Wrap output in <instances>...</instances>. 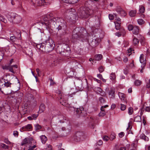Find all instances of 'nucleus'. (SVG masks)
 <instances>
[{"instance_id":"48","label":"nucleus","mask_w":150,"mask_h":150,"mask_svg":"<svg viewBox=\"0 0 150 150\" xmlns=\"http://www.w3.org/2000/svg\"><path fill=\"white\" fill-rule=\"evenodd\" d=\"M108 16L109 19L111 20H113L114 18H115V16L114 15V14L113 15L112 14H109Z\"/></svg>"},{"instance_id":"56","label":"nucleus","mask_w":150,"mask_h":150,"mask_svg":"<svg viewBox=\"0 0 150 150\" xmlns=\"http://www.w3.org/2000/svg\"><path fill=\"white\" fill-rule=\"evenodd\" d=\"M125 135L124 133L123 132H121L119 134V136L120 137H123Z\"/></svg>"},{"instance_id":"10","label":"nucleus","mask_w":150,"mask_h":150,"mask_svg":"<svg viewBox=\"0 0 150 150\" xmlns=\"http://www.w3.org/2000/svg\"><path fill=\"white\" fill-rule=\"evenodd\" d=\"M13 33L15 35H16V37H17V38L18 39H21V33L20 30L17 28H15L13 32Z\"/></svg>"},{"instance_id":"63","label":"nucleus","mask_w":150,"mask_h":150,"mask_svg":"<svg viewBox=\"0 0 150 150\" xmlns=\"http://www.w3.org/2000/svg\"><path fill=\"white\" fill-rule=\"evenodd\" d=\"M147 88H150V80H149V82L147 83L146 85Z\"/></svg>"},{"instance_id":"24","label":"nucleus","mask_w":150,"mask_h":150,"mask_svg":"<svg viewBox=\"0 0 150 150\" xmlns=\"http://www.w3.org/2000/svg\"><path fill=\"white\" fill-rule=\"evenodd\" d=\"M82 135L83 133L80 132H77L76 134V137H77V139L78 140L81 139V137L82 136Z\"/></svg>"},{"instance_id":"1","label":"nucleus","mask_w":150,"mask_h":150,"mask_svg":"<svg viewBox=\"0 0 150 150\" xmlns=\"http://www.w3.org/2000/svg\"><path fill=\"white\" fill-rule=\"evenodd\" d=\"M41 23L48 27L50 26L57 32L58 36H61L66 33V22L62 18L55 17L52 13L43 16L41 20Z\"/></svg>"},{"instance_id":"34","label":"nucleus","mask_w":150,"mask_h":150,"mask_svg":"<svg viewBox=\"0 0 150 150\" xmlns=\"http://www.w3.org/2000/svg\"><path fill=\"white\" fill-rule=\"evenodd\" d=\"M0 21L3 22L4 23L7 22L6 19L4 17L0 14Z\"/></svg>"},{"instance_id":"25","label":"nucleus","mask_w":150,"mask_h":150,"mask_svg":"<svg viewBox=\"0 0 150 150\" xmlns=\"http://www.w3.org/2000/svg\"><path fill=\"white\" fill-rule=\"evenodd\" d=\"M143 56H144V55L143 54H141L140 55V57L139 60H140V63H141L143 64H144V66L146 64V61L145 60H144Z\"/></svg>"},{"instance_id":"37","label":"nucleus","mask_w":150,"mask_h":150,"mask_svg":"<svg viewBox=\"0 0 150 150\" xmlns=\"http://www.w3.org/2000/svg\"><path fill=\"white\" fill-rule=\"evenodd\" d=\"M137 22L139 25H141L144 24L145 22L143 19H140L137 20Z\"/></svg>"},{"instance_id":"27","label":"nucleus","mask_w":150,"mask_h":150,"mask_svg":"<svg viewBox=\"0 0 150 150\" xmlns=\"http://www.w3.org/2000/svg\"><path fill=\"white\" fill-rule=\"evenodd\" d=\"M137 13V11L136 10H131L129 13V15L131 17H134Z\"/></svg>"},{"instance_id":"35","label":"nucleus","mask_w":150,"mask_h":150,"mask_svg":"<svg viewBox=\"0 0 150 150\" xmlns=\"http://www.w3.org/2000/svg\"><path fill=\"white\" fill-rule=\"evenodd\" d=\"M116 78L115 74V73H112L110 75V79L112 80H114Z\"/></svg>"},{"instance_id":"2","label":"nucleus","mask_w":150,"mask_h":150,"mask_svg":"<svg viewBox=\"0 0 150 150\" xmlns=\"http://www.w3.org/2000/svg\"><path fill=\"white\" fill-rule=\"evenodd\" d=\"M87 33L83 28L76 27L73 30L72 42L74 43L78 40L83 42L87 39Z\"/></svg>"},{"instance_id":"50","label":"nucleus","mask_w":150,"mask_h":150,"mask_svg":"<svg viewBox=\"0 0 150 150\" xmlns=\"http://www.w3.org/2000/svg\"><path fill=\"white\" fill-rule=\"evenodd\" d=\"M134 27L132 25H129L128 26V29L129 31L132 30Z\"/></svg>"},{"instance_id":"19","label":"nucleus","mask_w":150,"mask_h":150,"mask_svg":"<svg viewBox=\"0 0 150 150\" xmlns=\"http://www.w3.org/2000/svg\"><path fill=\"white\" fill-rule=\"evenodd\" d=\"M30 140L28 138H25L23 140L21 144V145L22 146L24 145L27 144H28L30 142Z\"/></svg>"},{"instance_id":"51","label":"nucleus","mask_w":150,"mask_h":150,"mask_svg":"<svg viewBox=\"0 0 150 150\" xmlns=\"http://www.w3.org/2000/svg\"><path fill=\"white\" fill-rule=\"evenodd\" d=\"M114 15L115 16V19L118 22H120L121 19L119 17H117V16L116 14L114 13Z\"/></svg>"},{"instance_id":"39","label":"nucleus","mask_w":150,"mask_h":150,"mask_svg":"<svg viewBox=\"0 0 150 150\" xmlns=\"http://www.w3.org/2000/svg\"><path fill=\"white\" fill-rule=\"evenodd\" d=\"M139 41L136 38H134L133 39V43L134 45H135L138 44Z\"/></svg>"},{"instance_id":"3","label":"nucleus","mask_w":150,"mask_h":150,"mask_svg":"<svg viewBox=\"0 0 150 150\" xmlns=\"http://www.w3.org/2000/svg\"><path fill=\"white\" fill-rule=\"evenodd\" d=\"M36 47L40 50L45 52H49L52 51L55 47L54 42L49 38L45 42L37 44Z\"/></svg>"},{"instance_id":"36","label":"nucleus","mask_w":150,"mask_h":150,"mask_svg":"<svg viewBox=\"0 0 150 150\" xmlns=\"http://www.w3.org/2000/svg\"><path fill=\"white\" fill-rule=\"evenodd\" d=\"M142 83V81L139 80H136L134 82V84L137 86H139Z\"/></svg>"},{"instance_id":"6","label":"nucleus","mask_w":150,"mask_h":150,"mask_svg":"<svg viewBox=\"0 0 150 150\" xmlns=\"http://www.w3.org/2000/svg\"><path fill=\"white\" fill-rule=\"evenodd\" d=\"M57 93L58 94V99L60 103L62 105L64 106H66V101L67 100V99H66L67 97V95H64L63 94H62L61 92L60 91H58Z\"/></svg>"},{"instance_id":"49","label":"nucleus","mask_w":150,"mask_h":150,"mask_svg":"<svg viewBox=\"0 0 150 150\" xmlns=\"http://www.w3.org/2000/svg\"><path fill=\"white\" fill-rule=\"evenodd\" d=\"M99 101L102 103H104L105 100V99L102 97H100L99 99Z\"/></svg>"},{"instance_id":"12","label":"nucleus","mask_w":150,"mask_h":150,"mask_svg":"<svg viewBox=\"0 0 150 150\" xmlns=\"http://www.w3.org/2000/svg\"><path fill=\"white\" fill-rule=\"evenodd\" d=\"M22 129L24 131H32L33 129V127L31 124H28L23 127H22Z\"/></svg>"},{"instance_id":"43","label":"nucleus","mask_w":150,"mask_h":150,"mask_svg":"<svg viewBox=\"0 0 150 150\" xmlns=\"http://www.w3.org/2000/svg\"><path fill=\"white\" fill-rule=\"evenodd\" d=\"M34 126L36 130H39L41 128V126L38 124L35 125Z\"/></svg>"},{"instance_id":"20","label":"nucleus","mask_w":150,"mask_h":150,"mask_svg":"<svg viewBox=\"0 0 150 150\" xmlns=\"http://www.w3.org/2000/svg\"><path fill=\"white\" fill-rule=\"evenodd\" d=\"M45 109V105L43 104H41L39 107V112L40 113L43 112Z\"/></svg>"},{"instance_id":"44","label":"nucleus","mask_w":150,"mask_h":150,"mask_svg":"<svg viewBox=\"0 0 150 150\" xmlns=\"http://www.w3.org/2000/svg\"><path fill=\"white\" fill-rule=\"evenodd\" d=\"M120 22H117L115 23V27L117 30H118L119 29L120 27Z\"/></svg>"},{"instance_id":"61","label":"nucleus","mask_w":150,"mask_h":150,"mask_svg":"<svg viewBox=\"0 0 150 150\" xmlns=\"http://www.w3.org/2000/svg\"><path fill=\"white\" fill-rule=\"evenodd\" d=\"M9 67L7 66H4L2 67V68L3 69L8 70L9 69Z\"/></svg>"},{"instance_id":"52","label":"nucleus","mask_w":150,"mask_h":150,"mask_svg":"<svg viewBox=\"0 0 150 150\" xmlns=\"http://www.w3.org/2000/svg\"><path fill=\"white\" fill-rule=\"evenodd\" d=\"M103 139L105 141H107L109 139V137L107 136H104L103 137Z\"/></svg>"},{"instance_id":"15","label":"nucleus","mask_w":150,"mask_h":150,"mask_svg":"<svg viewBox=\"0 0 150 150\" xmlns=\"http://www.w3.org/2000/svg\"><path fill=\"white\" fill-rule=\"evenodd\" d=\"M95 90L97 93L100 94L102 96H104L105 95L104 93H103L102 89L98 87H96L95 88Z\"/></svg>"},{"instance_id":"64","label":"nucleus","mask_w":150,"mask_h":150,"mask_svg":"<svg viewBox=\"0 0 150 150\" xmlns=\"http://www.w3.org/2000/svg\"><path fill=\"white\" fill-rule=\"evenodd\" d=\"M97 77L100 79L103 78L102 75L100 74H97Z\"/></svg>"},{"instance_id":"7","label":"nucleus","mask_w":150,"mask_h":150,"mask_svg":"<svg viewBox=\"0 0 150 150\" xmlns=\"http://www.w3.org/2000/svg\"><path fill=\"white\" fill-rule=\"evenodd\" d=\"M92 13V11L88 8H84L81 11L80 14V16L82 18H87Z\"/></svg>"},{"instance_id":"9","label":"nucleus","mask_w":150,"mask_h":150,"mask_svg":"<svg viewBox=\"0 0 150 150\" xmlns=\"http://www.w3.org/2000/svg\"><path fill=\"white\" fill-rule=\"evenodd\" d=\"M71 65V67L73 68H80L81 67V65L75 60H73L69 63Z\"/></svg>"},{"instance_id":"14","label":"nucleus","mask_w":150,"mask_h":150,"mask_svg":"<svg viewBox=\"0 0 150 150\" xmlns=\"http://www.w3.org/2000/svg\"><path fill=\"white\" fill-rule=\"evenodd\" d=\"M62 130L63 132V133L64 134L63 135L64 136H66L71 131V130L70 129H66L64 127H62Z\"/></svg>"},{"instance_id":"57","label":"nucleus","mask_w":150,"mask_h":150,"mask_svg":"<svg viewBox=\"0 0 150 150\" xmlns=\"http://www.w3.org/2000/svg\"><path fill=\"white\" fill-rule=\"evenodd\" d=\"M68 12L74 13L75 12V10L74 9L71 8L68 9Z\"/></svg>"},{"instance_id":"4","label":"nucleus","mask_w":150,"mask_h":150,"mask_svg":"<svg viewBox=\"0 0 150 150\" xmlns=\"http://www.w3.org/2000/svg\"><path fill=\"white\" fill-rule=\"evenodd\" d=\"M8 18L10 22L13 24L19 23L22 21V18L19 15L13 13L8 15Z\"/></svg>"},{"instance_id":"42","label":"nucleus","mask_w":150,"mask_h":150,"mask_svg":"<svg viewBox=\"0 0 150 150\" xmlns=\"http://www.w3.org/2000/svg\"><path fill=\"white\" fill-rule=\"evenodd\" d=\"M105 114V112L104 110L101 111L99 114V116L100 117L104 116Z\"/></svg>"},{"instance_id":"17","label":"nucleus","mask_w":150,"mask_h":150,"mask_svg":"<svg viewBox=\"0 0 150 150\" xmlns=\"http://www.w3.org/2000/svg\"><path fill=\"white\" fill-rule=\"evenodd\" d=\"M64 2L69 3L71 4H74L78 2L77 0H61Z\"/></svg>"},{"instance_id":"60","label":"nucleus","mask_w":150,"mask_h":150,"mask_svg":"<svg viewBox=\"0 0 150 150\" xmlns=\"http://www.w3.org/2000/svg\"><path fill=\"white\" fill-rule=\"evenodd\" d=\"M146 111L150 112V107H146L145 109Z\"/></svg>"},{"instance_id":"41","label":"nucleus","mask_w":150,"mask_h":150,"mask_svg":"<svg viewBox=\"0 0 150 150\" xmlns=\"http://www.w3.org/2000/svg\"><path fill=\"white\" fill-rule=\"evenodd\" d=\"M133 112V109L131 107H129L128 109V113L129 115L132 114Z\"/></svg>"},{"instance_id":"32","label":"nucleus","mask_w":150,"mask_h":150,"mask_svg":"<svg viewBox=\"0 0 150 150\" xmlns=\"http://www.w3.org/2000/svg\"><path fill=\"white\" fill-rule=\"evenodd\" d=\"M145 11V8L144 6L141 5L139 6V11L140 13H143Z\"/></svg>"},{"instance_id":"58","label":"nucleus","mask_w":150,"mask_h":150,"mask_svg":"<svg viewBox=\"0 0 150 150\" xmlns=\"http://www.w3.org/2000/svg\"><path fill=\"white\" fill-rule=\"evenodd\" d=\"M18 132L16 131H15L13 132V134L15 136L17 137L18 136Z\"/></svg>"},{"instance_id":"28","label":"nucleus","mask_w":150,"mask_h":150,"mask_svg":"<svg viewBox=\"0 0 150 150\" xmlns=\"http://www.w3.org/2000/svg\"><path fill=\"white\" fill-rule=\"evenodd\" d=\"M134 121L137 122H140L141 121V117L139 115L136 116L134 119Z\"/></svg>"},{"instance_id":"33","label":"nucleus","mask_w":150,"mask_h":150,"mask_svg":"<svg viewBox=\"0 0 150 150\" xmlns=\"http://www.w3.org/2000/svg\"><path fill=\"white\" fill-rule=\"evenodd\" d=\"M137 146V142H135L131 144L130 147L132 148L136 149Z\"/></svg>"},{"instance_id":"29","label":"nucleus","mask_w":150,"mask_h":150,"mask_svg":"<svg viewBox=\"0 0 150 150\" xmlns=\"http://www.w3.org/2000/svg\"><path fill=\"white\" fill-rule=\"evenodd\" d=\"M102 58V55L101 54H98L95 55V58L96 60H101Z\"/></svg>"},{"instance_id":"31","label":"nucleus","mask_w":150,"mask_h":150,"mask_svg":"<svg viewBox=\"0 0 150 150\" xmlns=\"http://www.w3.org/2000/svg\"><path fill=\"white\" fill-rule=\"evenodd\" d=\"M115 138V134L114 133H112L110 136V138H109L112 141Z\"/></svg>"},{"instance_id":"47","label":"nucleus","mask_w":150,"mask_h":150,"mask_svg":"<svg viewBox=\"0 0 150 150\" xmlns=\"http://www.w3.org/2000/svg\"><path fill=\"white\" fill-rule=\"evenodd\" d=\"M17 86V88L15 90V92H16L17 91H18L20 88V82L18 80V83L16 85Z\"/></svg>"},{"instance_id":"18","label":"nucleus","mask_w":150,"mask_h":150,"mask_svg":"<svg viewBox=\"0 0 150 150\" xmlns=\"http://www.w3.org/2000/svg\"><path fill=\"white\" fill-rule=\"evenodd\" d=\"M38 114H33L31 115V116L28 117V119L30 120H35L36 119L37 117L38 116Z\"/></svg>"},{"instance_id":"21","label":"nucleus","mask_w":150,"mask_h":150,"mask_svg":"<svg viewBox=\"0 0 150 150\" xmlns=\"http://www.w3.org/2000/svg\"><path fill=\"white\" fill-rule=\"evenodd\" d=\"M95 117H91L90 122L89 123V125L90 127L91 128H94V124L93 123L95 122Z\"/></svg>"},{"instance_id":"11","label":"nucleus","mask_w":150,"mask_h":150,"mask_svg":"<svg viewBox=\"0 0 150 150\" xmlns=\"http://www.w3.org/2000/svg\"><path fill=\"white\" fill-rule=\"evenodd\" d=\"M118 95L122 101H123L124 103H127V101L126 98V96L125 94L119 92L118 93Z\"/></svg>"},{"instance_id":"8","label":"nucleus","mask_w":150,"mask_h":150,"mask_svg":"<svg viewBox=\"0 0 150 150\" xmlns=\"http://www.w3.org/2000/svg\"><path fill=\"white\" fill-rule=\"evenodd\" d=\"M116 11L122 17H124L126 15L125 11L120 6L117 7Z\"/></svg>"},{"instance_id":"45","label":"nucleus","mask_w":150,"mask_h":150,"mask_svg":"<svg viewBox=\"0 0 150 150\" xmlns=\"http://www.w3.org/2000/svg\"><path fill=\"white\" fill-rule=\"evenodd\" d=\"M4 82L5 83L4 84L5 86H6L7 87L10 86L11 83L9 82L8 81H7L6 82L4 81Z\"/></svg>"},{"instance_id":"54","label":"nucleus","mask_w":150,"mask_h":150,"mask_svg":"<svg viewBox=\"0 0 150 150\" xmlns=\"http://www.w3.org/2000/svg\"><path fill=\"white\" fill-rule=\"evenodd\" d=\"M4 54L3 52L0 51V61L3 59Z\"/></svg>"},{"instance_id":"46","label":"nucleus","mask_w":150,"mask_h":150,"mask_svg":"<svg viewBox=\"0 0 150 150\" xmlns=\"http://www.w3.org/2000/svg\"><path fill=\"white\" fill-rule=\"evenodd\" d=\"M120 105H121L120 107V109L122 111L125 110L126 108V105L124 104H121Z\"/></svg>"},{"instance_id":"62","label":"nucleus","mask_w":150,"mask_h":150,"mask_svg":"<svg viewBox=\"0 0 150 150\" xmlns=\"http://www.w3.org/2000/svg\"><path fill=\"white\" fill-rule=\"evenodd\" d=\"M97 144L99 145H101L103 144V142L101 140H99L97 142Z\"/></svg>"},{"instance_id":"23","label":"nucleus","mask_w":150,"mask_h":150,"mask_svg":"<svg viewBox=\"0 0 150 150\" xmlns=\"http://www.w3.org/2000/svg\"><path fill=\"white\" fill-rule=\"evenodd\" d=\"M40 138L43 144H45L47 140V137L45 135H42Z\"/></svg>"},{"instance_id":"22","label":"nucleus","mask_w":150,"mask_h":150,"mask_svg":"<svg viewBox=\"0 0 150 150\" xmlns=\"http://www.w3.org/2000/svg\"><path fill=\"white\" fill-rule=\"evenodd\" d=\"M141 139L144 140L146 141H148L149 140V138L146 136L144 134H141L140 136Z\"/></svg>"},{"instance_id":"30","label":"nucleus","mask_w":150,"mask_h":150,"mask_svg":"<svg viewBox=\"0 0 150 150\" xmlns=\"http://www.w3.org/2000/svg\"><path fill=\"white\" fill-rule=\"evenodd\" d=\"M17 39H18L17 38V37H16L15 36H11L10 37V41L13 42H16L17 40Z\"/></svg>"},{"instance_id":"5","label":"nucleus","mask_w":150,"mask_h":150,"mask_svg":"<svg viewBox=\"0 0 150 150\" xmlns=\"http://www.w3.org/2000/svg\"><path fill=\"white\" fill-rule=\"evenodd\" d=\"M96 36L97 35H96L94 36L93 40H88L89 45L93 47H94L98 45L101 41L100 38H99L98 37H96Z\"/></svg>"},{"instance_id":"16","label":"nucleus","mask_w":150,"mask_h":150,"mask_svg":"<svg viewBox=\"0 0 150 150\" xmlns=\"http://www.w3.org/2000/svg\"><path fill=\"white\" fill-rule=\"evenodd\" d=\"M132 30V33L133 34L137 35L139 31V28L137 26H134Z\"/></svg>"},{"instance_id":"13","label":"nucleus","mask_w":150,"mask_h":150,"mask_svg":"<svg viewBox=\"0 0 150 150\" xmlns=\"http://www.w3.org/2000/svg\"><path fill=\"white\" fill-rule=\"evenodd\" d=\"M115 90L114 88H111L108 92V95L111 98H113L115 97Z\"/></svg>"},{"instance_id":"38","label":"nucleus","mask_w":150,"mask_h":150,"mask_svg":"<svg viewBox=\"0 0 150 150\" xmlns=\"http://www.w3.org/2000/svg\"><path fill=\"white\" fill-rule=\"evenodd\" d=\"M28 96V98L29 100L30 101L34 99V97L32 95L29 94Z\"/></svg>"},{"instance_id":"53","label":"nucleus","mask_w":150,"mask_h":150,"mask_svg":"<svg viewBox=\"0 0 150 150\" xmlns=\"http://www.w3.org/2000/svg\"><path fill=\"white\" fill-rule=\"evenodd\" d=\"M98 70L100 73H102L104 71V68L103 67L101 66L99 67Z\"/></svg>"},{"instance_id":"26","label":"nucleus","mask_w":150,"mask_h":150,"mask_svg":"<svg viewBox=\"0 0 150 150\" xmlns=\"http://www.w3.org/2000/svg\"><path fill=\"white\" fill-rule=\"evenodd\" d=\"M83 110V107H81L79 108L76 109V114H80L82 113V111Z\"/></svg>"},{"instance_id":"55","label":"nucleus","mask_w":150,"mask_h":150,"mask_svg":"<svg viewBox=\"0 0 150 150\" xmlns=\"http://www.w3.org/2000/svg\"><path fill=\"white\" fill-rule=\"evenodd\" d=\"M46 150H53L52 149V146L49 144L48 145L47 147L46 148Z\"/></svg>"},{"instance_id":"59","label":"nucleus","mask_w":150,"mask_h":150,"mask_svg":"<svg viewBox=\"0 0 150 150\" xmlns=\"http://www.w3.org/2000/svg\"><path fill=\"white\" fill-rule=\"evenodd\" d=\"M35 145L33 146H30L29 149L28 150H33L36 147Z\"/></svg>"},{"instance_id":"40","label":"nucleus","mask_w":150,"mask_h":150,"mask_svg":"<svg viewBox=\"0 0 150 150\" xmlns=\"http://www.w3.org/2000/svg\"><path fill=\"white\" fill-rule=\"evenodd\" d=\"M0 146L1 148H3L5 149H8L9 147L8 146L4 143L1 144Z\"/></svg>"}]
</instances>
